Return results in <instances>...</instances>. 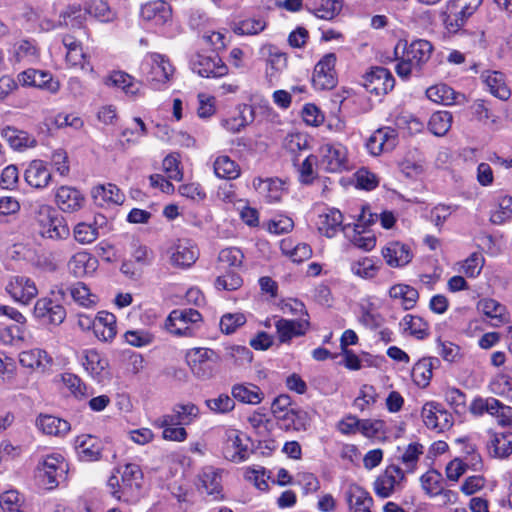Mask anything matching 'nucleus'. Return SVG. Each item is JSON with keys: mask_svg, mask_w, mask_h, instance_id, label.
Instances as JSON below:
<instances>
[{"mask_svg": "<svg viewBox=\"0 0 512 512\" xmlns=\"http://www.w3.org/2000/svg\"><path fill=\"white\" fill-rule=\"evenodd\" d=\"M201 320V314L195 309H175L169 314L165 325L167 330L172 334L177 336H190L192 331L188 324L197 323Z\"/></svg>", "mask_w": 512, "mask_h": 512, "instance_id": "obj_7", "label": "nucleus"}, {"mask_svg": "<svg viewBox=\"0 0 512 512\" xmlns=\"http://www.w3.org/2000/svg\"><path fill=\"white\" fill-rule=\"evenodd\" d=\"M36 424L47 435L63 436L71 429L68 421L52 415H40Z\"/></svg>", "mask_w": 512, "mask_h": 512, "instance_id": "obj_30", "label": "nucleus"}, {"mask_svg": "<svg viewBox=\"0 0 512 512\" xmlns=\"http://www.w3.org/2000/svg\"><path fill=\"white\" fill-rule=\"evenodd\" d=\"M7 293L17 302L27 304L38 294L35 283L27 277L15 276L6 285Z\"/></svg>", "mask_w": 512, "mask_h": 512, "instance_id": "obj_12", "label": "nucleus"}, {"mask_svg": "<svg viewBox=\"0 0 512 512\" xmlns=\"http://www.w3.org/2000/svg\"><path fill=\"white\" fill-rule=\"evenodd\" d=\"M477 309L486 317L493 320L492 325L495 327H499L508 322L506 307L494 299L487 298L480 300L477 304Z\"/></svg>", "mask_w": 512, "mask_h": 512, "instance_id": "obj_27", "label": "nucleus"}, {"mask_svg": "<svg viewBox=\"0 0 512 512\" xmlns=\"http://www.w3.org/2000/svg\"><path fill=\"white\" fill-rule=\"evenodd\" d=\"M271 412L275 418L283 422L286 428L298 429L306 419L304 411L292 407V400L287 394H281L273 400Z\"/></svg>", "mask_w": 512, "mask_h": 512, "instance_id": "obj_4", "label": "nucleus"}, {"mask_svg": "<svg viewBox=\"0 0 512 512\" xmlns=\"http://www.w3.org/2000/svg\"><path fill=\"white\" fill-rule=\"evenodd\" d=\"M481 78L487 86L489 92L500 100H507L510 95V89L505 83L504 74L500 71H485Z\"/></svg>", "mask_w": 512, "mask_h": 512, "instance_id": "obj_25", "label": "nucleus"}, {"mask_svg": "<svg viewBox=\"0 0 512 512\" xmlns=\"http://www.w3.org/2000/svg\"><path fill=\"white\" fill-rule=\"evenodd\" d=\"M205 403L214 413H227L235 406L234 399L227 394H220L217 398L207 399Z\"/></svg>", "mask_w": 512, "mask_h": 512, "instance_id": "obj_58", "label": "nucleus"}, {"mask_svg": "<svg viewBox=\"0 0 512 512\" xmlns=\"http://www.w3.org/2000/svg\"><path fill=\"white\" fill-rule=\"evenodd\" d=\"M468 467L467 458H465V461L455 458L447 464L446 476L451 481H457L466 472Z\"/></svg>", "mask_w": 512, "mask_h": 512, "instance_id": "obj_62", "label": "nucleus"}, {"mask_svg": "<svg viewBox=\"0 0 512 512\" xmlns=\"http://www.w3.org/2000/svg\"><path fill=\"white\" fill-rule=\"evenodd\" d=\"M422 489L430 497L440 495L444 490V479L437 470L431 469L420 478Z\"/></svg>", "mask_w": 512, "mask_h": 512, "instance_id": "obj_38", "label": "nucleus"}, {"mask_svg": "<svg viewBox=\"0 0 512 512\" xmlns=\"http://www.w3.org/2000/svg\"><path fill=\"white\" fill-rule=\"evenodd\" d=\"M405 480V472L398 465L390 464L374 481L375 494L380 498L390 497L397 486Z\"/></svg>", "mask_w": 512, "mask_h": 512, "instance_id": "obj_8", "label": "nucleus"}, {"mask_svg": "<svg viewBox=\"0 0 512 512\" xmlns=\"http://www.w3.org/2000/svg\"><path fill=\"white\" fill-rule=\"evenodd\" d=\"M470 109L473 116L484 124H494L497 121V117L492 113L489 101L477 99L470 106Z\"/></svg>", "mask_w": 512, "mask_h": 512, "instance_id": "obj_47", "label": "nucleus"}, {"mask_svg": "<svg viewBox=\"0 0 512 512\" xmlns=\"http://www.w3.org/2000/svg\"><path fill=\"white\" fill-rule=\"evenodd\" d=\"M225 356L233 360L236 365H244L252 361L253 355L249 348L245 346L232 345L225 348Z\"/></svg>", "mask_w": 512, "mask_h": 512, "instance_id": "obj_55", "label": "nucleus"}, {"mask_svg": "<svg viewBox=\"0 0 512 512\" xmlns=\"http://www.w3.org/2000/svg\"><path fill=\"white\" fill-rule=\"evenodd\" d=\"M233 399L247 404H258L263 399V393L256 385L235 384L232 387Z\"/></svg>", "mask_w": 512, "mask_h": 512, "instance_id": "obj_35", "label": "nucleus"}, {"mask_svg": "<svg viewBox=\"0 0 512 512\" xmlns=\"http://www.w3.org/2000/svg\"><path fill=\"white\" fill-rule=\"evenodd\" d=\"M34 316L45 324L60 325L66 318V310L57 300L41 298L34 306Z\"/></svg>", "mask_w": 512, "mask_h": 512, "instance_id": "obj_10", "label": "nucleus"}, {"mask_svg": "<svg viewBox=\"0 0 512 512\" xmlns=\"http://www.w3.org/2000/svg\"><path fill=\"white\" fill-rule=\"evenodd\" d=\"M360 433L372 440L383 441L386 438L385 423L382 420L363 419Z\"/></svg>", "mask_w": 512, "mask_h": 512, "instance_id": "obj_46", "label": "nucleus"}, {"mask_svg": "<svg viewBox=\"0 0 512 512\" xmlns=\"http://www.w3.org/2000/svg\"><path fill=\"white\" fill-rule=\"evenodd\" d=\"M440 361L436 357L423 358L419 360L412 368L411 376L413 381L419 387L425 388L429 385L432 378V371L435 365Z\"/></svg>", "mask_w": 512, "mask_h": 512, "instance_id": "obj_28", "label": "nucleus"}, {"mask_svg": "<svg viewBox=\"0 0 512 512\" xmlns=\"http://www.w3.org/2000/svg\"><path fill=\"white\" fill-rule=\"evenodd\" d=\"M362 85L371 94L385 95L394 88L395 79L388 69L373 67L363 76Z\"/></svg>", "mask_w": 512, "mask_h": 512, "instance_id": "obj_6", "label": "nucleus"}, {"mask_svg": "<svg viewBox=\"0 0 512 512\" xmlns=\"http://www.w3.org/2000/svg\"><path fill=\"white\" fill-rule=\"evenodd\" d=\"M426 96L431 101L443 105H451L456 103L458 101V98H465L463 94L455 92L451 87H449L446 84H438L429 87L426 90Z\"/></svg>", "mask_w": 512, "mask_h": 512, "instance_id": "obj_31", "label": "nucleus"}, {"mask_svg": "<svg viewBox=\"0 0 512 512\" xmlns=\"http://www.w3.org/2000/svg\"><path fill=\"white\" fill-rule=\"evenodd\" d=\"M306 8L318 18L330 20L341 11L342 3L340 0H313L312 7L306 4Z\"/></svg>", "mask_w": 512, "mask_h": 512, "instance_id": "obj_34", "label": "nucleus"}, {"mask_svg": "<svg viewBox=\"0 0 512 512\" xmlns=\"http://www.w3.org/2000/svg\"><path fill=\"white\" fill-rule=\"evenodd\" d=\"M214 173L222 179H235L240 175V168L229 156L222 155L214 162Z\"/></svg>", "mask_w": 512, "mask_h": 512, "instance_id": "obj_40", "label": "nucleus"}, {"mask_svg": "<svg viewBox=\"0 0 512 512\" xmlns=\"http://www.w3.org/2000/svg\"><path fill=\"white\" fill-rule=\"evenodd\" d=\"M65 468L64 457L59 453H53L38 465L35 477L39 485L50 490L58 485V471L63 472Z\"/></svg>", "mask_w": 512, "mask_h": 512, "instance_id": "obj_5", "label": "nucleus"}, {"mask_svg": "<svg viewBox=\"0 0 512 512\" xmlns=\"http://www.w3.org/2000/svg\"><path fill=\"white\" fill-rule=\"evenodd\" d=\"M335 63L336 55L328 53L315 65L312 77V83L315 88L327 90L336 86Z\"/></svg>", "mask_w": 512, "mask_h": 512, "instance_id": "obj_9", "label": "nucleus"}, {"mask_svg": "<svg viewBox=\"0 0 512 512\" xmlns=\"http://www.w3.org/2000/svg\"><path fill=\"white\" fill-rule=\"evenodd\" d=\"M320 165L328 172H339L346 167V155L342 147L325 145L322 147Z\"/></svg>", "mask_w": 512, "mask_h": 512, "instance_id": "obj_21", "label": "nucleus"}, {"mask_svg": "<svg viewBox=\"0 0 512 512\" xmlns=\"http://www.w3.org/2000/svg\"><path fill=\"white\" fill-rule=\"evenodd\" d=\"M87 14L86 8L82 10L79 5H71L60 14V17L63 18V23L66 26L70 25L74 28H81L86 20Z\"/></svg>", "mask_w": 512, "mask_h": 512, "instance_id": "obj_49", "label": "nucleus"}, {"mask_svg": "<svg viewBox=\"0 0 512 512\" xmlns=\"http://www.w3.org/2000/svg\"><path fill=\"white\" fill-rule=\"evenodd\" d=\"M221 470L212 466H206L199 474L200 489L207 495L213 496V499H222V477Z\"/></svg>", "mask_w": 512, "mask_h": 512, "instance_id": "obj_17", "label": "nucleus"}, {"mask_svg": "<svg viewBox=\"0 0 512 512\" xmlns=\"http://www.w3.org/2000/svg\"><path fill=\"white\" fill-rule=\"evenodd\" d=\"M93 198L98 201L101 199L104 202L120 205L125 200V195L114 184L108 183L96 187L92 192Z\"/></svg>", "mask_w": 512, "mask_h": 512, "instance_id": "obj_42", "label": "nucleus"}, {"mask_svg": "<svg viewBox=\"0 0 512 512\" xmlns=\"http://www.w3.org/2000/svg\"><path fill=\"white\" fill-rule=\"evenodd\" d=\"M512 218V197L503 196L499 199L498 209L490 216L493 224L500 225Z\"/></svg>", "mask_w": 512, "mask_h": 512, "instance_id": "obj_51", "label": "nucleus"}, {"mask_svg": "<svg viewBox=\"0 0 512 512\" xmlns=\"http://www.w3.org/2000/svg\"><path fill=\"white\" fill-rule=\"evenodd\" d=\"M244 259L243 252L237 247H228L222 249L218 255V261L223 268L241 267Z\"/></svg>", "mask_w": 512, "mask_h": 512, "instance_id": "obj_50", "label": "nucleus"}, {"mask_svg": "<svg viewBox=\"0 0 512 512\" xmlns=\"http://www.w3.org/2000/svg\"><path fill=\"white\" fill-rule=\"evenodd\" d=\"M432 51L433 46L429 41L419 39L408 44V51L405 59L412 61L417 66H420L429 60Z\"/></svg>", "mask_w": 512, "mask_h": 512, "instance_id": "obj_33", "label": "nucleus"}, {"mask_svg": "<svg viewBox=\"0 0 512 512\" xmlns=\"http://www.w3.org/2000/svg\"><path fill=\"white\" fill-rule=\"evenodd\" d=\"M421 415L428 428L442 431L452 425L448 412L442 409L440 404L435 402L426 403L422 408Z\"/></svg>", "mask_w": 512, "mask_h": 512, "instance_id": "obj_16", "label": "nucleus"}, {"mask_svg": "<svg viewBox=\"0 0 512 512\" xmlns=\"http://www.w3.org/2000/svg\"><path fill=\"white\" fill-rule=\"evenodd\" d=\"M93 331L103 341L112 340L116 335V317L107 311L99 312L93 322Z\"/></svg>", "mask_w": 512, "mask_h": 512, "instance_id": "obj_24", "label": "nucleus"}, {"mask_svg": "<svg viewBox=\"0 0 512 512\" xmlns=\"http://www.w3.org/2000/svg\"><path fill=\"white\" fill-rule=\"evenodd\" d=\"M51 177V172L42 160H33L25 171V181L35 188L46 187Z\"/></svg>", "mask_w": 512, "mask_h": 512, "instance_id": "obj_23", "label": "nucleus"}, {"mask_svg": "<svg viewBox=\"0 0 512 512\" xmlns=\"http://www.w3.org/2000/svg\"><path fill=\"white\" fill-rule=\"evenodd\" d=\"M56 201L62 211L74 212L82 207L84 197L79 190L73 187L62 186L56 193Z\"/></svg>", "mask_w": 512, "mask_h": 512, "instance_id": "obj_22", "label": "nucleus"}, {"mask_svg": "<svg viewBox=\"0 0 512 512\" xmlns=\"http://www.w3.org/2000/svg\"><path fill=\"white\" fill-rule=\"evenodd\" d=\"M19 362L22 366L28 368H43L51 363V358L47 352L41 349L23 351L19 355Z\"/></svg>", "mask_w": 512, "mask_h": 512, "instance_id": "obj_39", "label": "nucleus"}, {"mask_svg": "<svg viewBox=\"0 0 512 512\" xmlns=\"http://www.w3.org/2000/svg\"><path fill=\"white\" fill-rule=\"evenodd\" d=\"M266 23L261 19H246L236 26L235 32L240 35H254L265 29Z\"/></svg>", "mask_w": 512, "mask_h": 512, "instance_id": "obj_61", "label": "nucleus"}, {"mask_svg": "<svg viewBox=\"0 0 512 512\" xmlns=\"http://www.w3.org/2000/svg\"><path fill=\"white\" fill-rule=\"evenodd\" d=\"M448 14L444 19V24L450 33H458L465 25L467 20L475 13L462 8L449 7Z\"/></svg>", "mask_w": 512, "mask_h": 512, "instance_id": "obj_37", "label": "nucleus"}, {"mask_svg": "<svg viewBox=\"0 0 512 512\" xmlns=\"http://www.w3.org/2000/svg\"><path fill=\"white\" fill-rule=\"evenodd\" d=\"M170 255V262L173 266L178 268L190 267L198 258V249L188 242L179 241L174 247L168 251Z\"/></svg>", "mask_w": 512, "mask_h": 512, "instance_id": "obj_19", "label": "nucleus"}, {"mask_svg": "<svg viewBox=\"0 0 512 512\" xmlns=\"http://www.w3.org/2000/svg\"><path fill=\"white\" fill-rule=\"evenodd\" d=\"M245 322L246 318L241 313L225 314L220 320V329L225 334H231Z\"/></svg>", "mask_w": 512, "mask_h": 512, "instance_id": "obj_60", "label": "nucleus"}, {"mask_svg": "<svg viewBox=\"0 0 512 512\" xmlns=\"http://www.w3.org/2000/svg\"><path fill=\"white\" fill-rule=\"evenodd\" d=\"M382 255L386 263L391 267H402L407 265L413 258L410 247L400 242H390L383 248Z\"/></svg>", "mask_w": 512, "mask_h": 512, "instance_id": "obj_18", "label": "nucleus"}, {"mask_svg": "<svg viewBox=\"0 0 512 512\" xmlns=\"http://www.w3.org/2000/svg\"><path fill=\"white\" fill-rule=\"evenodd\" d=\"M86 11L101 22H111L115 18V13L104 0H93L86 7Z\"/></svg>", "mask_w": 512, "mask_h": 512, "instance_id": "obj_48", "label": "nucleus"}, {"mask_svg": "<svg viewBox=\"0 0 512 512\" xmlns=\"http://www.w3.org/2000/svg\"><path fill=\"white\" fill-rule=\"evenodd\" d=\"M83 365L93 377H99L108 366V361L96 350L91 349L85 352Z\"/></svg>", "mask_w": 512, "mask_h": 512, "instance_id": "obj_45", "label": "nucleus"}, {"mask_svg": "<svg viewBox=\"0 0 512 512\" xmlns=\"http://www.w3.org/2000/svg\"><path fill=\"white\" fill-rule=\"evenodd\" d=\"M352 272L362 278H372L375 275L376 267L372 259L363 258L352 264Z\"/></svg>", "mask_w": 512, "mask_h": 512, "instance_id": "obj_63", "label": "nucleus"}, {"mask_svg": "<svg viewBox=\"0 0 512 512\" xmlns=\"http://www.w3.org/2000/svg\"><path fill=\"white\" fill-rule=\"evenodd\" d=\"M355 180H356V187L363 189V190H373L375 189L378 184L379 180L378 177L369 171L367 168H360L355 173Z\"/></svg>", "mask_w": 512, "mask_h": 512, "instance_id": "obj_56", "label": "nucleus"}, {"mask_svg": "<svg viewBox=\"0 0 512 512\" xmlns=\"http://www.w3.org/2000/svg\"><path fill=\"white\" fill-rule=\"evenodd\" d=\"M97 227L84 222L78 223L74 227V238L81 244H89L98 238Z\"/></svg>", "mask_w": 512, "mask_h": 512, "instance_id": "obj_54", "label": "nucleus"}, {"mask_svg": "<svg viewBox=\"0 0 512 512\" xmlns=\"http://www.w3.org/2000/svg\"><path fill=\"white\" fill-rule=\"evenodd\" d=\"M309 325L307 319L288 320L280 318L275 323L280 343H289L294 337L305 335Z\"/></svg>", "mask_w": 512, "mask_h": 512, "instance_id": "obj_15", "label": "nucleus"}, {"mask_svg": "<svg viewBox=\"0 0 512 512\" xmlns=\"http://www.w3.org/2000/svg\"><path fill=\"white\" fill-rule=\"evenodd\" d=\"M342 222V213L337 209H330L321 220L318 230L326 237L332 238L342 226Z\"/></svg>", "mask_w": 512, "mask_h": 512, "instance_id": "obj_41", "label": "nucleus"}, {"mask_svg": "<svg viewBox=\"0 0 512 512\" xmlns=\"http://www.w3.org/2000/svg\"><path fill=\"white\" fill-rule=\"evenodd\" d=\"M446 401L453 407L456 413L466 411V394L458 388L452 387L445 391Z\"/></svg>", "mask_w": 512, "mask_h": 512, "instance_id": "obj_57", "label": "nucleus"}, {"mask_svg": "<svg viewBox=\"0 0 512 512\" xmlns=\"http://www.w3.org/2000/svg\"><path fill=\"white\" fill-rule=\"evenodd\" d=\"M193 71L202 77L219 78L228 73V67L217 54L197 55L196 60L193 61Z\"/></svg>", "mask_w": 512, "mask_h": 512, "instance_id": "obj_11", "label": "nucleus"}, {"mask_svg": "<svg viewBox=\"0 0 512 512\" xmlns=\"http://www.w3.org/2000/svg\"><path fill=\"white\" fill-rule=\"evenodd\" d=\"M35 221L38 226V233L45 238L59 240L66 239L70 230L64 218L48 205L35 207Z\"/></svg>", "mask_w": 512, "mask_h": 512, "instance_id": "obj_2", "label": "nucleus"}, {"mask_svg": "<svg viewBox=\"0 0 512 512\" xmlns=\"http://www.w3.org/2000/svg\"><path fill=\"white\" fill-rule=\"evenodd\" d=\"M397 143L396 131L389 127L376 130L367 140L366 147L368 151L377 156L383 151H391Z\"/></svg>", "mask_w": 512, "mask_h": 512, "instance_id": "obj_13", "label": "nucleus"}, {"mask_svg": "<svg viewBox=\"0 0 512 512\" xmlns=\"http://www.w3.org/2000/svg\"><path fill=\"white\" fill-rule=\"evenodd\" d=\"M125 339L127 343H129L132 346L143 347L149 345L152 342L153 336L150 333L143 330H134L127 331L125 333Z\"/></svg>", "mask_w": 512, "mask_h": 512, "instance_id": "obj_64", "label": "nucleus"}, {"mask_svg": "<svg viewBox=\"0 0 512 512\" xmlns=\"http://www.w3.org/2000/svg\"><path fill=\"white\" fill-rule=\"evenodd\" d=\"M1 136L4 138L14 150H22L28 147H34L37 143L36 139L29 135L26 131L19 130L12 126H6L1 130Z\"/></svg>", "mask_w": 512, "mask_h": 512, "instance_id": "obj_26", "label": "nucleus"}, {"mask_svg": "<svg viewBox=\"0 0 512 512\" xmlns=\"http://www.w3.org/2000/svg\"><path fill=\"white\" fill-rule=\"evenodd\" d=\"M243 284L241 276L229 270L226 274L220 275L215 280V287L218 290L235 291L239 289Z\"/></svg>", "mask_w": 512, "mask_h": 512, "instance_id": "obj_53", "label": "nucleus"}, {"mask_svg": "<svg viewBox=\"0 0 512 512\" xmlns=\"http://www.w3.org/2000/svg\"><path fill=\"white\" fill-rule=\"evenodd\" d=\"M287 244L290 245V240H282L281 250L284 254L289 255L293 262L301 263L312 255V249L306 243L298 244L293 249L286 248Z\"/></svg>", "mask_w": 512, "mask_h": 512, "instance_id": "obj_52", "label": "nucleus"}, {"mask_svg": "<svg viewBox=\"0 0 512 512\" xmlns=\"http://www.w3.org/2000/svg\"><path fill=\"white\" fill-rule=\"evenodd\" d=\"M349 512H372L373 498L358 484H350L345 491Z\"/></svg>", "mask_w": 512, "mask_h": 512, "instance_id": "obj_14", "label": "nucleus"}, {"mask_svg": "<svg viewBox=\"0 0 512 512\" xmlns=\"http://www.w3.org/2000/svg\"><path fill=\"white\" fill-rule=\"evenodd\" d=\"M113 497L127 503H134L140 498L142 472L138 465L126 464L121 472V481L115 474L107 482Z\"/></svg>", "mask_w": 512, "mask_h": 512, "instance_id": "obj_1", "label": "nucleus"}, {"mask_svg": "<svg viewBox=\"0 0 512 512\" xmlns=\"http://www.w3.org/2000/svg\"><path fill=\"white\" fill-rule=\"evenodd\" d=\"M68 290L73 300L82 306L89 307L95 303V300L91 298L94 296L90 293L89 288L81 282L70 287Z\"/></svg>", "mask_w": 512, "mask_h": 512, "instance_id": "obj_59", "label": "nucleus"}, {"mask_svg": "<svg viewBox=\"0 0 512 512\" xmlns=\"http://www.w3.org/2000/svg\"><path fill=\"white\" fill-rule=\"evenodd\" d=\"M254 187L264 194L268 202H277L281 199L284 182L279 178L254 179Z\"/></svg>", "mask_w": 512, "mask_h": 512, "instance_id": "obj_32", "label": "nucleus"}, {"mask_svg": "<svg viewBox=\"0 0 512 512\" xmlns=\"http://www.w3.org/2000/svg\"><path fill=\"white\" fill-rule=\"evenodd\" d=\"M134 78L123 71H113L103 78V83L109 87L121 88L126 94L136 95L138 88L134 89Z\"/></svg>", "mask_w": 512, "mask_h": 512, "instance_id": "obj_36", "label": "nucleus"}, {"mask_svg": "<svg viewBox=\"0 0 512 512\" xmlns=\"http://www.w3.org/2000/svg\"><path fill=\"white\" fill-rule=\"evenodd\" d=\"M97 259L87 252H78L74 254L68 262V269L75 277L81 278L94 271L97 265Z\"/></svg>", "mask_w": 512, "mask_h": 512, "instance_id": "obj_29", "label": "nucleus"}, {"mask_svg": "<svg viewBox=\"0 0 512 512\" xmlns=\"http://www.w3.org/2000/svg\"><path fill=\"white\" fill-rule=\"evenodd\" d=\"M452 114L448 111H437L432 114L428 122L429 130L436 136L445 135L452 124Z\"/></svg>", "mask_w": 512, "mask_h": 512, "instance_id": "obj_44", "label": "nucleus"}, {"mask_svg": "<svg viewBox=\"0 0 512 512\" xmlns=\"http://www.w3.org/2000/svg\"><path fill=\"white\" fill-rule=\"evenodd\" d=\"M152 60L151 80L165 83L173 73L172 65L168 59H165V57L160 54H154Z\"/></svg>", "mask_w": 512, "mask_h": 512, "instance_id": "obj_43", "label": "nucleus"}, {"mask_svg": "<svg viewBox=\"0 0 512 512\" xmlns=\"http://www.w3.org/2000/svg\"><path fill=\"white\" fill-rule=\"evenodd\" d=\"M140 15L145 21H153L156 25H163L172 15L170 5L163 1H153L141 7Z\"/></svg>", "mask_w": 512, "mask_h": 512, "instance_id": "obj_20", "label": "nucleus"}, {"mask_svg": "<svg viewBox=\"0 0 512 512\" xmlns=\"http://www.w3.org/2000/svg\"><path fill=\"white\" fill-rule=\"evenodd\" d=\"M186 362L192 374L197 379L205 381L217 374L221 357L210 348H193L186 353Z\"/></svg>", "mask_w": 512, "mask_h": 512, "instance_id": "obj_3", "label": "nucleus"}]
</instances>
